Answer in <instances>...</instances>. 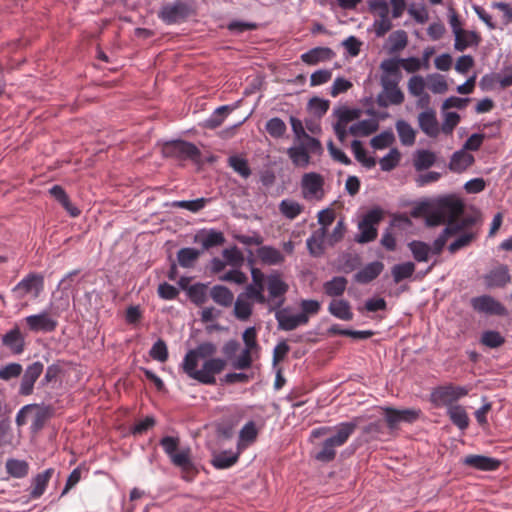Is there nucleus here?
I'll use <instances>...</instances> for the list:
<instances>
[{"instance_id":"774afa93","label":"nucleus","mask_w":512,"mask_h":512,"mask_svg":"<svg viewBox=\"0 0 512 512\" xmlns=\"http://www.w3.org/2000/svg\"><path fill=\"white\" fill-rule=\"evenodd\" d=\"M494 78L501 88L512 86V64L504 66L499 73L494 75Z\"/></svg>"},{"instance_id":"f03ea898","label":"nucleus","mask_w":512,"mask_h":512,"mask_svg":"<svg viewBox=\"0 0 512 512\" xmlns=\"http://www.w3.org/2000/svg\"><path fill=\"white\" fill-rule=\"evenodd\" d=\"M194 14V9L189 1L174 0L168 2L158 11V18L166 25L181 24Z\"/></svg>"},{"instance_id":"39448f33","label":"nucleus","mask_w":512,"mask_h":512,"mask_svg":"<svg viewBox=\"0 0 512 512\" xmlns=\"http://www.w3.org/2000/svg\"><path fill=\"white\" fill-rule=\"evenodd\" d=\"M43 290L44 276L40 273L30 272L12 288V293L14 297L19 300L27 296L36 299Z\"/></svg>"},{"instance_id":"a211bd4d","label":"nucleus","mask_w":512,"mask_h":512,"mask_svg":"<svg viewBox=\"0 0 512 512\" xmlns=\"http://www.w3.org/2000/svg\"><path fill=\"white\" fill-rule=\"evenodd\" d=\"M418 126L430 138L438 137L440 133L439 122L435 110L428 108L418 114Z\"/></svg>"},{"instance_id":"7ed1b4c3","label":"nucleus","mask_w":512,"mask_h":512,"mask_svg":"<svg viewBox=\"0 0 512 512\" xmlns=\"http://www.w3.org/2000/svg\"><path fill=\"white\" fill-rule=\"evenodd\" d=\"M159 444L170 458V461L173 465L181 468L183 471H187L193 467L189 448L177 452L179 446L178 437L164 436L161 438Z\"/></svg>"},{"instance_id":"c85d7f7f","label":"nucleus","mask_w":512,"mask_h":512,"mask_svg":"<svg viewBox=\"0 0 512 512\" xmlns=\"http://www.w3.org/2000/svg\"><path fill=\"white\" fill-rule=\"evenodd\" d=\"M239 459V452L224 450L213 455L211 464L216 469H228L235 465Z\"/></svg>"},{"instance_id":"8fccbe9b","label":"nucleus","mask_w":512,"mask_h":512,"mask_svg":"<svg viewBox=\"0 0 512 512\" xmlns=\"http://www.w3.org/2000/svg\"><path fill=\"white\" fill-rule=\"evenodd\" d=\"M229 166L242 178L247 179L252 174L248 161L240 156L233 155L228 158Z\"/></svg>"},{"instance_id":"864d4df0","label":"nucleus","mask_w":512,"mask_h":512,"mask_svg":"<svg viewBox=\"0 0 512 512\" xmlns=\"http://www.w3.org/2000/svg\"><path fill=\"white\" fill-rule=\"evenodd\" d=\"M400 157L398 149L392 148L388 154L379 160L381 170L385 172L393 170L399 164Z\"/></svg>"},{"instance_id":"4468645a","label":"nucleus","mask_w":512,"mask_h":512,"mask_svg":"<svg viewBox=\"0 0 512 512\" xmlns=\"http://www.w3.org/2000/svg\"><path fill=\"white\" fill-rule=\"evenodd\" d=\"M226 360L223 358H209L204 361L198 382L205 385H214L216 383L215 375L221 373L226 367Z\"/></svg>"},{"instance_id":"e2e57ef3","label":"nucleus","mask_w":512,"mask_h":512,"mask_svg":"<svg viewBox=\"0 0 512 512\" xmlns=\"http://www.w3.org/2000/svg\"><path fill=\"white\" fill-rule=\"evenodd\" d=\"M308 107L314 116L321 118L329 109V101L313 97L310 99Z\"/></svg>"},{"instance_id":"c9c22d12","label":"nucleus","mask_w":512,"mask_h":512,"mask_svg":"<svg viewBox=\"0 0 512 512\" xmlns=\"http://www.w3.org/2000/svg\"><path fill=\"white\" fill-rule=\"evenodd\" d=\"M347 279L343 276H335L331 280L326 281L323 285L326 295L331 297H339L346 290Z\"/></svg>"},{"instance_id":"bb28decb","label":"nucleus","mask_w":512,"mask_h":512,"mask_svg":"<svg viewBox=\"0 0 512 512\" xmlns=\"http://www.w3.org/2000/svg\"><path fill=\"white\" fill-rule=\"evenodd\" d=\"M404 101V93L399 87L390 90H384L376 97V103L379 107L386 108L389 105H400Z\"/></svg>"},{"instance_id":"0e129e2a","label":"nucleus","mask_w":512,"mask_h":512,"mask_svg":"<svg viewBox=\"0 0 512 512\" xmlns=\"http://www.w3.org/2000/svg\"><path fill=\"white\" fill-rule=\"evenodd\" d=\"M392 26V21L389 15H383L382 17H378L373 22L375 35L377 37H383L388 31L391 30Z\"/></svg>"},{"instance_id":"58836bf2","label":"nucleus","mask_w":512,"mask_h":512,"mask_svg":"<svg viewBox=\"0 0 512 512\" xmlns=\"http://www.w3.org/2000/svg\"><path fill=\"white\" fill-rule=\"evenodd\" d=\"M7 473L14 478H23L28 474L29 465L25 460L10 458L5 464Z\"/></svg>"},{"instance_id":"72a5a7b5","label":"nucleus","mask_w":512,"mask_h":512,"mask_svg":"<svg viewBox=\"0 0 512 512\" xmlns=\"http://www.w3.org/2000/svg\"><path fill=\"white\" fill-rule=\"evenodd\" d=\"M199 357L193 350H189L182 361L183 372L191 379L198 381L200 369H197Z\"/></svg>"},{"instance_id":"ddd939ff","label":"nucleus","mask_w":512,"mask_h":512,"mask_svg":"<svg viewBox=\"0 0 512 512\" xmlns=\"http://www.w3.org/2000/svg\"><path fill=\"white\" fill-rule=\"evenodd\" d=\"M44 371V364L41 361H35L29 364L22 375L18 394L20 396H29L34 391V386L40 375Z\"/></svg>"},{"instance_id":"412c9836","label":"nucleus","mask_w":512,"mask_h":512,"mask_svg":"<svg viewBox=\"0 0 512 512\" xmlns=\"http://www.w3.org/2000/svg\"><path fill=\"white\" fill-rule=\"evenodd\" d=\"M335 52L329 47H314L301 54V60L307 65H316L320 62L330 61Z\"/></svg>"},{"instance_id":"f257e3e1","label":"nucleus","mask_w":512,"mask_h":512,"mask_svg":"<svg viewBox=\"0 0 512 512\" xmlns=\"http://www.w3.org/2000/svg\"><path fill=\"white\" fill-rule=\"evenodd\" d=\"M359 419L340 422L334 427V433L326 438L315 452L314 458L322 463H329L336 457L337 448L343 446L356 431Z\"/></svg>"},{"instance_id":"5701e85b","label":"nucleus","mask_w":512,"mask_h":512,"mask_svg":"<svg viewBox=\"0 0 512 512\" xmlns=\"http://www.w3.org/2000/svg\"><path fill=\"white\" fill-rule=\"evenodd\" d=\"M383 269L384 264L382 262H370L354 275V280L359 284H368L376 279L381 274Z\"/></svg>"},{"instance_id":"a18cd8bd","label":"nucleus","mask_w":512,"mask_h":512,"mask_svg":"<svg viewBox=\"0 0 512 512\" xmlns=\"http://www.w3.org/2000/svg\"><path fill=\"white\" fill-rule=\"evenodd\" d=\"M415 271V264L411 261L396 264L392 267L391 273L395 283L410 278Z\"/></svg>"},{"instance_id":"393cba45","label":"nucleus","mask_w":512,"mask_h":512,"mask_svg":"<svg viewBox=\"0 0 512 512\" xmlns=\"http://www.w3.org/2000/svg\"><path fill=\"white\" fill-rule=\"evenodd\" d=\"M257 255L261 262L266 265H279L285 260L281 251L270 245L259 247L257 249Z\"/></svg>"},{"instance_id":"cd10ccee","label":"nucleus","mask_w":512,"mask_h":512,"mask_svg":"<svg viewBox=\"0 0 512 512\" xmlns=\"http://www.w3.org/2000/svg\"><path fill=\"white\" fill-rule=\"evenodd\" d=\"M328 311L331 315L343 321H350L354 316L349 302L344 299L331 301L328 306Z\"/></svg>"},{"instance_id":"37998d69","label":"nucleus","mask_w":512,"mask_h":512,"mask_svg":"<svg viewBox=\"0 0 512 512\" xmlns=\"http://www.w3.org/2000/svg\"><path fill=\"white\" fill-rule=\"evenodd\" d=\"M408 247L417 262H427L430 254V245L426 242L413 240Z\"/></svg>"},{"instance_id":"4be33fe9","label":"nucleus","mask_w":512,"mask_h":512,"mask_svg":"<svg viewBox=\"0 0 512 512\" xmlns=\"http://www.w3.org/2000/svg\"><path fill=\"white\" fill-rule=\"evenodd\" d=\"M267 289L269 296L273 299H277L274 308H280L285 299L283 298L284 294L288 291V285L280 278L279 275H270L268 277Z\"/></svg>"},{"instance_id":"473e14b6","label":"nucleus","mask_w":512,"mask_h":512,"mask_svg":"<svg viewBox=\"0 0 512 512\" xmlns=\"http://www.w3.org/2000/svg\"><path fill=\"white\" fill-rule=\"evenodd\" d=\"M447 415L449 416L451 422L460 430L464 431L468 428L469 417L466 410L461 405H453L448 407Z\"/></svg>"},{"instance_id":"9b49d317","label":"nucleus","mask_w":512,"mask_h":512,"mask_svg":"<svg viewBox=\"0 0 512 512\" xmlns=\"http://www.w3.org/2000/svg\"><path fill=\"white\" fill-rule=\"evenodd\" d=\"M269 310H275V319L279 330L292 331L299 326L306 325L309 321V317L305 313L291 314L288 307L270 308Z\"/></svg>"},{"instance_id":"79ce46f5","label":"nucleus","mask_w":512,"mask_h":512,"mask_svg":"<svg viewBox=\"0 0 512 512\" xmlns=\"http://www.w3.org/2000/svg\"><path fill=\"white\" fill-rule=\"evenodd\" d=\"M480 343L490 349H497L505 343V337L496 330L483 331L480 337Z\"/></svg>"},{"instance_id":"4d7b16f0","label":"nucleus","mask_w":512,"mask_h":512,"mask_svg":"<svg viewBox=\"0 0 512 512\" xmlns=\"http://www.w3.org/2000/svg\"><path fill=\"white\" fill-rule=\"evenodd\" d=\"M22 372L23 367L20 363H8L0 368V379L3 381H10L11 379L18 378Z\"/></svg>"},{"instance_id":"de8ad7c7","label":"nucleus","mask_w":512,"mask_h":512,"mask_svg":"<svg viewBox=\"0 0 512 512\" xmlns=\"http://www.w3.org/2000/svg\"><path fill=\"white\" fill-rule=\"evenodd\" d=\"M265 130L272 138L279 139L285 135L287 126L281 118L272 117L266 122Z\"/></svg>"},{"instance_id":"6e6552de","label":"nucleus","mask_w":512,"mask_h":512,"mask_svg":"<svg viewBox=\"0 0 512 512\" xmlns=\"http://www.w3.org/2000/svg\"><path fill=\"white\" fill-rule=\"evenodd\" d=\"M471 308L487 316H508V309L500 301L489 294L475 296L470 299Z\"/></svg>"},{"instance_id":"bf43d9fd","label":"nucleus","mask_w":512,"mask_h":512,"mask_svg":"<svg viewBox=\"0 0 512 512\" xmlns=\"http://www.w3.org/2000/svg\"><path fill=\"white\" fill-rule=\"evenodd\" d=\"M264 285H247L244 292L240 293L245 299H253L257 303L263 304L266 302V298L263 294Z\"/></svg>"},{"instance_id":"2f4dec72","label":"nucleus","mask_w":512,"mask_h":512,"mask_svg":"<svg viewBox=\"0 0 512 512\" xmlns=\"http://www.w3.org/2000/svg\"><path fill=\"white\" fill-rule=\"evenodd\" d=\"M395 128L402 145L412 146L415 143L416 131L407 121L403 119L397 120Z\"/></svg>"},{"instance_id":"e433bc0d","label":"nucleus","mask_w":512,"mask_h":512,"mask_svg":"<svg viewBox=\"0 0 512 512\" xmlns=\"http://www.w3.org/2000/svg\"><path fill=\"white\" fill-rule=\"evenodd\" d=\"M413 162L414 167L417 171L426 170L435 164L436 155L434 152L430 150H418L415 153Z\"/></svg>"},{"instance_id":"338daca9","label":"nucleus","mask_w":512,"mask_h":512,"mask_svg":"<svg viewBox=\"0 0 512 512\" xmlns=\"http://www.w3.org/2000/svg\"><path fill=\"white\" fill-rule=\"evenodd\" d=\"M460 116L456 112H448L445 114L444 121L442 122L440 131L449 135L453 132L454 128L458 125Z\"/></svg>"},{"instance_id":"6ab92c4d","label":"nucleus","mask_w":512,"mask_h":512,"mask_svg":"<svg viewBox=\"0 0 512 512\" xmlns=\"http://www.w3.org/2000/svg\"><path fill=\"white\" fill-rule=\"evenodd\" d=\"M462 463L468 467L480 471H494L500 465V461L496 458L477 454H470L465 456L462 459Z\"/></svg>"},{"instance_id":"09e8293b","label":"nucleus","mask_w":512,"mask_h":512,"mask_svg":"<svg viewBox=\"0 0 512 512\" xmlns=\"http://www.w3.org/2000/svg\"><path fill=\"white\" fill-rule=\"evenodd\" d=\"M333 114L338 119L337 123L346 125L348 122L358 119L361 115V110L340 106L333 110Z\"/></svg>"},{"instance_id":"423d86ee","label":"nucleus","mask_w":512,"mask_h":512,"mask_svg":"<svg viewBox=\"0 0 512 512\" xmlns=\"http://www.w3.org/2000/svg\"><path fill=\"white\" fill-rule=\"evenodd\" d=\"M462 204L450 198H442L439 200L438 206L429 211L425 217V224L428 227H436L445 224L450 212L459 214L462 211Z\"/></svg>"},{"instance_id":"13d9d810","label":"nucleus","mask_w":512,"mask_h":512,"mask_svg":"<svg viewBox=\"0 0 512 512\" xmlns=\"http://www.w3.org/2000/svg\"><path fill=\"white\" fill-rule=\"evenodd\" d=\"M358 228L360 230V234L356 237V240L359 243H368L377 237V229L372 225L362 222V220L360 221Z\"/></svg>"},{"instance_id":"f704fd0d","label":"nucleus","mask_w":512,"mask_h":512,"mask_svg":"<svg viewBox=\"0 0 512 512\" xmlns=\"http://www.w3.org/2000/svg\"><path fill=\"white\" fill-rule=\"evenodd\" d=\"M379 128L377 120L365 119L352 124L349 127V133L354 136H368Z\"/></svg>"},{"instance_id":"5fc2aeb1","label":"nucleus","mask_w":512,"mask_h":512,"mask_svg":"<svg viewBox=\"0 0 512 512\" xmlns=\"http://www.w3.org/2000/svg\"><path fill=\"white\" fill-rule=\"evenodd\" d=\"M395 141L392 130H385L373 137L370 141L371 146L376 150L384 149Z\"/></svg>"},{"instance_id":"052dcab7","label":"nucleus","mask_w":512,"mask_h":512,"mask_svg":"<svg viewBox=\"0 0 512 512\" xmlns=\"http://www.w3.org/2000/svg\"><path fill=\"white\" fill-rule=\"evenodd\" d=\"M474 238H475L474 233L465 232L449 244L448 251L451 254H455L460 249L467 247L472 242V240Z\"/></svg>"},{"instance_id":"2eb2a0df","label":"nucleus","mask_w":512,"mask_h":512,"mask_svg":"<svg viewBox=\"0 0 512 512\" xmlns=\"http://www.w3.org/2000/svg\"><path fill=\"white\" fill-rule=\"evenodd\" d=\"M421 411L419 409H394L387 407L385 408V420L390 429H394L399 423H413L419 416Z\"/></svg>"},{"instance_id":"f8f14e48","label":"nucleus","mask_w":512,"mask_h":512,"mask_svg":"<svg viewBox=\"0 0 512 512\" xmlns=\"http://www.w3.org/2000/svg\"><path fill=\"white\" fill-rule=\"evenodd\" d=\"M24 322L28 330L33 333H51L58 326L57 319L52 317L47 310L26 316Z\"/></svg>"},{"instance_id":"680f3d73","label":"nucleus","mask_w":512,"mask_h":512,"mask_svg":"<svg viewBox=\"0 0 512 512\" xmlns=\"http://www.w3.org/2000/svg\"><path fill=\"white\" fill-rule=\"evenodd\" d=\"M188 296L197 305H201L206 301V285L196 283L189 287Z\"/></svg>"},{"instance_id":"ea45409f","label":"nucleus","mask_w":512,"mask_h":512,"mask_svg":"<svg viewBox=\"0 0 512 512\" xmlns=\"http://www.w3.org/2000/svg\"><path fill=\"white\" fill-rule=\"evenodd\" d=\"M351 150L358 162L365 168L371 169L376 165V160L372 156H367L365 149L360 140H353L351 143Z\"/></svg>"},{"instance_id":"20e7f679","label":"nucleus","mask_w":512,"mask_h":512,"mask_svg":"<svg viewBox=\"0 0 512 512\" xmlns=\"http://www.w3.org/2000/svg\"><path fill=\"white\" fill-rule=\"evenodd\" d=\"M466 386H456L453 384L441 385L434 388L430 394L431 403L436 406H453L452 403L458 401L469 393Z\"/></svg>"},{"instance_id":"b1692460","label":"nucleus","mask_w":512,"mask_h":512,"mask_svg":"<svg viewBox=\"0 0 512 512\" xmlns=\"http://www.w3.org/2000/svg\"><path fill=\"white\" fill-rule=\"evenodd\" d=\"M474 161L475 159L472 154L461 149L453 153L449 162V169L453 172L461 173L471 166Z\"/></svg>"},{"instance_id":"f3484780","label":"nucleus","mask_w":512,"mask_h":512,"mask_svg":"<svg viewBox=\"0 0 512 512\" xmlns=\"http://www.w3.org/2000/svg\"><path fill=\"white\" fill-rule=\"evenodd\" d=\"M1 341L13 355H21L25 350V336L17 325L3 334Z\"/></svg>"},{"instance_id":"3c124183","label":"nucleus","mask_w":512,"mask_h":512,"mask_svg":"<svg viewBox=\"0 0 512 512\" xmlns=\"http://www.w3.org/2000/svg\"><path fill=\"white\" fill-rule=\"evenodd\" d=\"M408 37L404 30H396L392 32L388 37L389 51L390 53H396L404 49L407 45Z\"/></svg>"},{"instance_id":"7c9ffc66","label":"nucleus","mask_w":512,"mask_h":512,"mask_svg":"<svg viewBox=\"0 0 512 512\" xmlns=\"http://www.w3.org/2000/svg\"><path fill=\"white\" fill-rule=\"evenodd\" d=\"M210 297L216 304L222 307L231 306L234 299L232 291L224 285H214L210 289Z\"/></svg>"},{"instance_id":"9d476101","label":"nucleus","mask_w":512,"mask_h":512,"mask_svg":"<svg viewBox=\"0 0 512 512\" xmlns=\"http://www.w3.org/2000/svg\"><path fill=\"white\" fill-rule=\"evenodd\" d=\"M324 179L316 172L305 173L301 179V193L306 200H321L324 196Z\"/></svg>"},{"instance_id":"a19ab883","label":"nucleus","mask_w":512,"mask_h":512,"mask_svg":"<svg viewBox=\"0 0 512 512\" xmlns=\"http://www.w3.org/2000/svg\"><path fill=\"white\" fill-rule=\"evenodd\" d=\"M202 251L191 247H185L177 252V260L181 267L191 268L199 258Z\"/></svg>"},{"instance_id":"69168bd1","label":"nucleus","mask_w":512,"mask_h":512,"mask_svg":"<svg viewBox=\"0 0 512 512\" xmlns=\"http://www.w3.org/2000/svg\"><path fill=\"white\" fill-rule=\"evenodd\" d=\"M429 89L435 94H441L447 91L448 86L444 76L433 74L429 76Z\"/></svg>"},{"instance_id":"c756f323","label":"nucleus","mask_w":512,"mask_h":512,"mask_svg":"<svg viewBox=\"0 0 512 512\" xmlns=\"http://www.w3.org/2000/svg\"><path fill=\"white\" fill-rule=\"evenodd\" d=\"M289 121L294 134V142L308 141L310 146H318V139L306 133L305 127L300 119L290 116Z\"/></svg>"},{"instance_id":"a878e982","label":"nucleus","mask_w":512,"mask_h":512,"mask_svg":"<svg viewBox=\"0 0 512 512\" xmlns=\"http://www.w3.org/2000/svg\"><path fill=\"white\" fill-rule=\"evenodd\" d=\"M53 474H54V469L48 468L45 471H43L42 473H38L32 479L33 487L30 491V497L32 499H38L44 494L47 484Z\"/></svg>"},{"instance_id":"603ef678","label":"nucleus","mask_w":512,"mask_h":512,"mask_svg":"<svg viewBox=\"0 0 512 512\" xmlns=\"http://www.w3.org/2000/svg\"><path fill=\"white\" fill-rule=\"evenodd\" d=\"M209 200L201 197L194 200H179L172 203L173 207L186 209L190 212L196 213L202 210Z\"/></svg>"},{"instance_id":"0eeeda50","label":"nucleus","mask_w":512,"mask_h":512,"mask_svg":"<svg viewBox=\"0 0 512 512\" xmlns=\"http://www.w3.org/2000/svg\"><path fill=\"white\" fill-rule=\"evenodd\" d=\"M163 153L167 157L193 162H198L201 156V152L195 144L180 139L166 142L163 146Z\"/></svg>"},{"instance_id":"c03bdc74","label":"nucleus","mask_w":512,"mask_h":512,"mask_svg":"<svg viewBox=\"0 0 512 512\" xmlns=\"http://www.w3.org/2000/svg\"><path fill=\"white\" fill-rule=\"evenodd\" d=\"M253 311L252 304L243 297L238 295L234 303V315L240 321H246L249 319Z\"/></svg>"},{"instance_id":"4c0bfd02","label":"nucleus","mask_w":512,"mask_h":512,"mask_svg":"<svg viewBox=\"0 0 512 512\" xmlns=\"http://www.w3.org/2000/svg\"><path fill=\"white\" fill-rule=\"evenodd\" d=\"M279 211L285 218L293 220L302 213L303 206L293 199L286 198L279 203Z\"/></svg>"},{"instance_id":"dca6fc26","label":"nucleus","mask_w":512,"mask_h":512,"mask_svg":"<svg viewBox=\"0 0 512 512\" xmlns=\"http://www.w3.org/2000/svg\"><path fill=\"white\" fill-rule=\"evenodd\" d=\"M487 288H503L511 281L508 266L499 264L483 276Z\"/></svg>"},{"instance_id":"49530a36","label":"nucleus","mask_w":512,"mask_h":512,"mask_svg":"<svg viewBox=\"0 0 512 512\" xmlns=\"http://www.w3.org/2000/svg\"><path fill=\"white\" fill-rule=\"evenodd\" d=\"M449 24L453 31L455 42L454 48L457 51H464L466 49V43L462 42V37L465 36V30L460 27V21L458 16L453 12L449 18Z\"/></svg>"},{"instance_id":"1a4fd4ad","label":"nucleus","mask_w":512,"mask_h":512,"mask_svg":"<svg viewBox=\"0 0 512 512\" xmlns=\"http://www.w3.org/2000/svg\"><path fill=\"white\" fill-rule=\"evenodd\" d=\"M322 151L319 140L317 147L310 146L308 141H299L287 149V155L295 166L307 167L310 163V154H321Z\"/></svg>"},{"instance_id":"aec40b11","label":"nucleus","mask_w":512,"mask_h":512,"mask_svg":"<svg viewBox=\"0 0 512 512\" xmlns=\"http://www.w3.org/2000/svg\"><path fill=\"white\" fill-rule=\"evenodd\" d=\"M194 242L202 246V252L213 247L222 245L225 242L224 235L221 231L210 229L209 231H200L194 237Z\"/></svg>"},{"instance_id":"6e6d98bb","label":"nucleus","mask_w":512,"mask_h":512,"mask_svg":"<svg viewBox=\"0 0 512 512\" xmlns=\"http://www.w3.org/2000/svg\"><path fill=\"white\" fill-rule=\"evenodd\" d=\"M149 355L153 360L165 362L168 359V348L164 340L158 339L151 347Z\"/></svg>"}]
</instances>
